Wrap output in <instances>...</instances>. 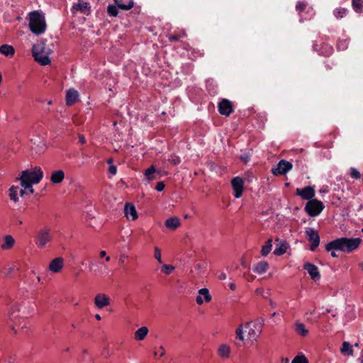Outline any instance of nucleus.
<instances>
[{
	"mask_svg": "<svg viewBox=\"0 0 363 363\" xmlns=\"http://www.w3.org/2000/svg\"><path fill=\"white\" fill-rule=\"evenodd\" d=\"M44 174L40 167H35L21 172L16 181L20 182L21 189L18 186L13 185L9 189L10 199L17 202L19 196L23 197L25 194H33L34 189L33 184H37L43 178Z\"/></svg>",
	"mask_w": 363,
	"mask_h": 363,
	"instance_id": "nucleus-1",
	"label": "nucleus"
},
{
	"mask_svg": "<svg viewBox=\"0 0 363 363\" xmlns=\"http://www.w3.org/2000/svg\"><path fill=\"white\" fill-rule=\"evenodd\" d=\"M262 331V326L257 322H247L240 325L235 330L236 339L243 342L245 340V333L246 340L252 345L257 342Z\"/></svg>",
	"mask_w": 363,
	"mask_h": 363,
	"instance_id": "nucleus-2",
	"label": "nucleus"
},
{
	"mask_svg": "<svg viewBox=\"0 0 363 363\" xmlns=\"http://www.w3.org/2000/svg\"><path fill=\"white\" fill-rule=\"evenodd\" d=\"M362 242L359 238H341L335 239L325 245V250H338L346 253H350L357 250Z\"/></svg>",
	"mask_w": 363,
	"mask_h": 363,
	"instance_id": "nucleus-3",
	"label": "nucleus"
},
{
	"mask_svg": "<svg viewBox=\"0 0 363 363\" xmlns=\"http://www.w3.org/2000/svg\"><path fill=\"white\" fill-rule=\"evenodd\" d=\"M28 26L30 31L35 35H41L46 30L47 24L43 13L34 11L28 14Z\"/></svg>",
	"mask_w": 363,
	"mask_h": 363,
	"instance_id": "nucleus-4",
	"label": "nucleus"
},
{
	"mask_svg": "<svg viewBox=\"0 0 363 363\" xmlns=\"http://www.w3.org/2000/svg\"><path fill=\"white\" fill-rule=\"evenodd\" d=\"M32 53L35 60L41 65H47L50 63L49 55L51 53V50L46 46L44 42L39 41L34 44Z\"/></svg>",
	"mask_w": 363,
	"mask_h": 363,
	"instance_id": "nucleus-5",
	"label": "nucleus"
},
{
	"mask_svg": "<svg viewBox=\"0 0 363 363\" xmlns=\"http://www.w3.org/2000/svg\"><path fill=\"white\" fill-rule=\"evenodd\" d=\"M21 306L20 303H14L11 305L8 312L9 319L13 323L12 329L15 330V333H16L18 330L21 329L23 330L25 328H27L26 321L24 319L19 318L18 315H15L16 312L21 311Z\"/></svg>",
	"mask_w": 363,
	"mask_h": 363,
	"instance_id": "nucleus-6",
	"label": "nucleus"
},
{
	"mask_svg": "<svg viewBox=\"0 0 363 363\" xmlns=\"http://www.w3.org/2000/svg\"><path fill=\"white\" fill-rule=\"evenodd\" d=\"M52 240L50 230L49 228H43L38 231L34 242L38 247L44 248Z\"/></svg>",
	"mask_w": 363,
	"mask_h": 363,
	"instance_id": "nucleus-7",
	"label": "nucleus"
},
{
	"mask_svg": "<svg viewBox=\"0 0 363 363\" xmlns=\"http://www.w3.org/2000/svg\"><path fill=\"white\" fill-rule=\"evenodd\" d=\"M323 208V203L317 199L308 201L305 206V210L310 216H318Z\"/></svg>",
	"mask_w": 363,
	"mask_h": 363,
	"instance_id": "nucleus-8",
	"label": "nucleus"
},
{
	"mask_svg": "<svg viewBox=\"0 0 363 363\" xmlns=\"http://www.w3.org/2000/svg\"><path fill=\"white\" fill-rule=\"evenodd\" d=\"M307 239L310 242V250L314 251L320 244V237L318 231L313 228H308L306 230Z\"/></svg>",
	"mask_w": 363,
	"mask_h": 363,
	"instance_id": "nucleus-9",
	"label": "nucleus"
},
{
	"mask_svg": "<svg viewBox=\"0 0 363 363\" xmlns=\"http://www.w3.org/2000/svg\"><path fill=\"white\" fill-rule=\"evenodd\" d=\"M292 167L291 162L281 160L275 167L272 169V173L274 176L285 174L292 169Z\"/></svg>",
	"mask_w": 363,
	"mask_h": 363,
	"instance_id": "nucleus-10",
	"label": "nucleus"
},
{
	"mask_svg": "<svg viewBox=\"0 0 363 363\" xmlns=\"http://www.w3.org/2000/svg\"><path fill=\"white\" fill-rule=\"evenodd\" d=\"M231 186L233 189V195L236 199L242 196L244 190V180L240 177H234L231 180Z\"/></svg>",
	"mask_w": 363,
	"mask_h": 363,
	"instance_id": "nucleus-11",
	"label": "nucleus"
},
{
	"mask_svg": "<svg viewBox=\"0 0 363 363\" xmlns=\"http://www.w3.org/2000/svg\"><path fill=\"white\" fill-rule=\"evenodd\" d=\"M80 11L81 13L88 15L90 13V6L88 2L83 0H78L77 2L73 4L72 6V12L76 13V12Z\"/></svg>",
	"mask_w": 363,
	"mask_h": 363,
	"instance_id": "nucleus-12",
	"label": "nucleus"
},
{
	"mask_svg": "<svg viewBox=\"0 0 363 363\" xmlns=\"http://www.w3.org/2000/svg\"><path fill=\"white\" fill-rule=\"evenodd\" d=\"M94 305L99 309H102L111 303L110 298L104 293L97 294L94 297Z\"/></svg>",
	"mask_w": 363,
	"mask_h": 363,
	"instance_id": "nucleus-13",
	"label": "nucleus"
},
{
	"mask_svg": "<svg viewBox=\"0 0 363 363\" xmlns=\"http://www.w3.org/2000/svg\"><path fill=\"white\" fill-rule=\"evenodd\" d=\"M64 259L62 257H57L50 261L48 265V270L52 273H60L64 267Z\"/></svg>",
	"mask_w": 363,
	"mask_h": 363,
	"instance_id": "nucleus-14",
	"label": "nucleus"
},
{
	"mask_svg": "<svg viewBox=\"0 0 363 363\" xmlns=\"http://www.w3.org/2000/svg\"><path fill=\"white\" fill-rule=\"evenodd\" d=\"M296 10L301 16V19H300L301 21H303V12L304 11H306V12L309 14L310 18L312 17L315 14L313 9L311 6H308V5L306 2L302 1H298L297 2L296 6Z\"/></svg>",
	"mask_w": 363,
	"mask_h": 363,
	"instance_id": "nucleus-15",
	"label": "nucleus"
},
{
	"mask_svg": "<svg viewBox=\"0 0 363 363\" xmlns=\"http://www.w3.org/2000/svg\"><path fill=\"white\" fill-rule=\"evenodd\" d=\"M233 111L232 103L229 100L224 99L218 104V111L221 115L229 116Z\"/></svg>",
	"mask_w": 363,
	"mask_h": 363,
	"instance_id": "nucleus-16",
	"label": "nucleus"
},
{
	"mask_svg": "<svg viewBox=\"0 0 363 363\" xmlns=\"http://www.w3.org/2000/svg\"><path fill=\"white\" fill-rule=\"evenodd\" d=\"M303 268L308 272L311 279H313L314 281H316L320 279V272L318 267L315 264L307 262L303 265Z\"/></svg>",
	"mask_w": 363,
	"mask_h": 363,
	"instance_id": "nucleus-17",
	"label": "nucleus"
},
{
	"mask_svg": "<svg viewBox=\"0 0 363 363\" xmlns=\"http://www.w3.org/2000/svg\"><path fill=\"white\" fill-rule=\"evenodd\" d=\"M296 195L304 200H311L315 196V189L312 186H306L302 189H296Z\"/></svg>",
	"mask_w": 363,
	"mask_h": 363,
	"instance_id": "nucleus-18",
	"label": "nucleus"
},
{
	"mask_svg": "<svg viewBox=\"0 0 363 363\" xmlns=\"http://www.w3.org/2000/svg\"><path fill=\"white\" fill-rule=\"evenodd\" d=\"M211 298L208 289L203 288L199 290V295L196 297V301L198 305H201L204 301L207 303L210 302Z\"/></svg>",
	"mask_w": 363,
	"mask_h": 363,
	"instance_id": "nucleus-19",
	"label": "nucleus"
},
{
	"mask_svg": "<svg viewBox=\"0 0 363 363\" xmlns=\"http://www.w3.org/2000/svg\"><path fill=\"white\" fill-rule=\"evenodd\" d=\"M125 216L129 220H135L138 218V213L134 205L126 203L124 208Z\"/></svg>",
	"mask_w": 363,
	"mask_h": 363,
	"instance_id": "nucleus-20",
	"label": "nucleus"
},
{
	"mask_svg": "<svg viewBox=\"0 0 363 363\" xmlns=\"http://www.w3.org/2000/svg\"><path fill=\"white\" fill-rule=\"evenodd\" d=\"M231 353L230 347L227 344H220L217 350V354L223 359H227L230 357Z\"/></svg>",
	"mask_w": 363,
	"mask_h": 363,
	"instance_id": "nucleus-21",
	"label": "nucleus"
},
{
	"mask_svg": "<svg viewBox=\"0 0 363 363\" xmlns=\"http://www.w3.org/2000/svg\"><path fill=\"white\" fill-rule=\"evenodd\" d=\"M79 99L78 91L74 89H70L66 93V104L71 106L75 103Z\"/></svg>",
	"mask_w": 363,
	"mask_h": 363,
	"instance_id": "nucleus-22",
	"label": "nucleus"
},
{
	"mask_svg": "<svg viewBox=\"0 0 363 363\" xmlns=\"http://www.w3.org/2000/svg\"><path fill=\"white\" fill-rule=\"evenodd\" d=\"M65 177V172L62 170L53 171L50 175V182L54 184H60L63 181Z\"/></svg>",
	"mask_w": 363,
	"mask_h": 363,
	"instance_id": "nucleus-23",
	"label": "nucleus"
},
{
	"mask_svg": "<svg viewBox=\"0 0 363 363\" xmlns=\"http://www.w3.org/2000/svg\"><path fill=\"white\" fill-rule=\"evenodd\" d=\"M0 53L6 57H12L15 54V49L11 45L4 44L0 46Z\"/></svg>",
	"mask_w": 363,
	"mask_h": 363,
	"instance_id": "nucleus-24",
	"label": "nucleus"
},
{
	"mask_svg": "<svg viewBox=\"0 0 363 363\" xmlns=\"http://www.w3.org/2000/svg\"><path fill=\"white\" fill-rule=\"evenodd\" d=\"M15 244V240L11 235H7L4 238L3 243L1 247L4 250L11 249Z\"/></svg>",
	"mask_w": 363,
	"mask_h": 363,
	"instance_id": "nucleus-25",
	"label": "nucleus"
},
{
	"mask_svg": "<svg viewBox=\"0 0 363 363\" xmlns=\"http://www.w3.org/2000/svg\"><path fill=\"white\" fill-rule=\"evenodd\" d=\"M268 268V263L265 261H262L253 266V271L258 274H262L265 273Z\"/></svg>",
	"mask_w": 363,
	"mask_h": 363,
	"instance_id": "nucleus-26",
	"label": "nucleus"
},
{
	"mask_svg": "<svg viewBox=\"0 0 363 363\" xmlns=\"http://www.w3.org/2000/svg\"><path fill=\"white\" fill-rule=\"evenodd\" d=\"M180 225V221L177 217H172L166 220L165 226L172 230H174Z\"/></svg>",
	"mask_w": 363,
	"mask_h": 363,
	"instance_id": "nucleus-27",
	"label": "nucleus"
},
{
	"mask_svg": "<svg viewBox=\"0 0 363 363\" xmlns=\"http://www.w3.org/2000/svg\"><path fill=\"white\" fill-rule=\"evenodd\" d=\"M148 332H149V330L146 326H143V327L138 328L135 332V339L138 341L143 340L145 338V337L147 335Z\"/></svg>",
	"mask_w": 363,
	"mask_h": 363,
	"instance_id": "nucleus-28",
	"label": "nucleus"
},
{
	"mask_svg": "<svg viewBox=\"0 0 363 363\" xmlns=\"http://www.w3.org/2000/svg\"><path fill=\"white\" fill-rule=\"evenodd\" d=\"M114 1L117 6L123 10H130L134 5L133 0H127L125 2H123L122 0H114Z\"/></svg>",
	"mask_w": 363,
	"mask_h": 363,
	"instance_id": "nucleus-29",
	"label": "nucleus"
},
{
	"mask_svg": "<svg viewBox=\"0 0 363 363\" xmlns=\"http://www.w3.org/2000/svg\"><path fill=\"white\" fill-rule=\"evenodd\" d=\"M295 330L303 337L306 336L308 333V330L306 328L305 325L299 322L295 323Z\"/></svg>",
	"mask_w": 363,
	"mask_h": 363,
	"instance_id": "nucleus-30",
	"label": "nucleus"
},
{
	"mask_svg": "<svg viewBox=\"0 0 363 363\" xmlns=\"http://www.w3.org/2000/svg\"><path fill=\"white\" fill-rule=\"evenodd\" d=\"M272 247V240L269 239L265 245L262 247L261 254L262 256L266 257L271 252Z\"/></svg>",
	"mask_w": 363,
	"mask_h": 363,
	"instance_id": "nucleus-31",
	"label": "nucleus"
},
{
	"mask_svg": "<svg viewBox=\"0 0 363 363\" xmlns=\"http://www.w3.org/2000/svg\"><path fill=\"white\" fill-rule=\"evenodd\" d=\"M348 13V10L345 8H336L333 11V15L337 19H341L345 17Z\"/></svg>",
	"mask_w": 363,
	"mask_h": 363,
	"instance_id": "nucleus-32",
	"label": "nucleus"
},
{
	"mask_svg": "<svg viewBox=\"0 0 363 363\" xmlns=\"http://www.w3.org/2000/svg\"><path fill=\"white\" fill-rule=\"evenodd\" d=\"M287 244L286 242H281L279 245L276 247L274 250V254L277 256H280L284 255L287 250Z\"/></svg>",
	"mask_w": 363,
	"mask_h": 363,
	"instance_id": "nucleus-33",
	"label": "nucleus"
},
{
	"mask_svg": "<svg viewBox=\"0 0 363 363\" xmlns=\"http://www.w3.org/2000/svg\"><path fill=\"white\" fill-rule=\"evenodd\" d=\"M341 352L344 354L350 356L353 355L352 347L347 342H344L341 348Z\"/></svg>",
	"mask_w": 363,
	"mask_h": 363,
	"instance_id": "nucleus-34",
	"label": "nucleus"
},
{
	"mask_svg": "<svg viewBox=\"0 0 363 363\" xmlns=\"http://www.w3.org/2000/svg\"><path fill=\"white\" fill-rule=\"evenodd\" d=\"M155 172L156 169L154 166H151L150 168L145 170V176L148 182L155 179Z\"/></svg>",
	"mask_w": 363,
	"mask_h": 363,
	"instance_id": "nucleus-35",
	"label": "nucleus"
},
{
	"mask_svg": "<svg viewBox=\"0 0 363 363\" xmlns=\"http://www.w3.org/2000/svg\"><path fill=\"white\" fill-rule=\"evenodd\" d=\"M174 269L175 267L173 265L164 264L162 266L161 271L164 274L169 275L172 274L174 271Z\"/></svg>",
	"mask_w": 363,
	"mask_h": 363,
	"instance_id": "nucleus-36",
	"label": "nucleus"
},
{
	"mask_svg": "<svg viewBox=\"0 0 363 363\" xmlns=\"http://www.w3.org/2000/svg\"><path fill=\"white\" fill-rule=\"evenodd\" d=\"M118 8L117 5H109L107 8L108 14L110 16L116 17L118 13Z\"/></svg>",
	"mask_w": 363,
	"mask_h": 363,
	"instance_id": "nucleus-37",
	"label": "nucleus"
},
{
	"mask_svg": "<svg viewBox=\"0 0 363 363\" xmlns=\"http://www.w3.org/2000/svg\"><path fill=\"white\" fill-rule=\"evenodd\" d=\"M352 6L356 11H359L363 7V0H352Z\"/></svg>",
	"mask_w": 363,
	"mask_h": 363,
	"instance_id": "nucleus-38",
	"label": "nucleus"
},
{
	"mask_svg": "<svg viewBox=\"0 0 363 363\" xmlns=\"http://www.w3.org/2000/svg\"><path fill=\"white\" fill-rule=\"evenodd\" d=\"M291 363H308L307 358L303 355H298L294 358Z\"/></svg>",
	"mask_w": 363,
	"mask_h": 363,
	"instance_id": "nucleus-39",
	"label": "nucleus"
},
{
	"mask_svg": "<svg viewBox=\"0 0 363 363\" xmlns=\"http://www.w3.org/2000/svg\"><path fill=\"white\" fill-rule=\"evenodd\" d=\"M350 177L354 179H359L361 178L360 172L354 167L350 168Z\"/></svg>",
	"mask_w": 363,
	"mask_h": 363,
	"instance_id": "nucleus-40",
	"label": "nucleus"
},
{
	"mask_svg": "<svg viewBox=\"0 0 363 363\" xmlns=\"http://www.w3.org/2000/svg\"><path fill=\"white\" fill-rule=\"evenodd\" d=\"M154 257L158 261V262L162 263V254L161 250L158 247H155L154 248Z\"/></svg>",
	"mask_w": 363,
	"mask_h": 363,
	"instance_id": "nucleus-41",
	"label": "nucleus"
},
{
	"mask_svg": "<svg viewBox=\"0 0 363 363\" xmlns=\"http://www.w3.org/2000/svg\"><path fill=\"white\" fill-rule=\"evenodd\" d=\"M166 351L163 346H160L158 350L155 352V356L162 357L165 355Z\"/></svg>",
	"mask_w": 363,
	"mask_h": 363,
	"instance_id": "nucleus-42",
	"label": "nucleus"
},
{
	"mask_svg": "<svg viewBox=\"0 0 363 363\" xmlns=\"http://www.w3.org/2000/svg\"><path fill=\"white\" fill-rule=\"evenodd\" d=\"M30 141L34 143V144H37L38 145H41V146H43L44 145V142H43V136H40L39 137L38 139H35V138H31L30 139Z\"/></svg>",
	"mask_w": 363,
	"mask_h": 363,
	"instance_id": "nucleus-43",
	"label": "nucleus"
},
{
	"mask_svg": "<svg viewBox=\"0 0 363 363\" xmlns=\"http://www.w3.org/2000/svg\"><path fill=\"white\" fill-rule=\"evenodd\" d=\"M169 161L174 164H178L181 162L180 158L176 155H171Z\"/></svg>",
	"mask_w": 363,
	"mask_h": 363,
	"instance_id": "nucleus-44",
	"label": "nucleus"
},
{
	"mask_svg": "<svg viewBox=\"0 0 363 363\" xmlns=\"http://www.w3.org/2000/svg\"><path fill=\"white\" fill-rule=\"evenodd\" d=\"M164 183L163 182H160L157 184L155 189L158 191H162L164 189Z\"/></svg>",
	"mask_w": 363,
	"mask_h": 363,
	"instance_id": "nucleus-45",
	"label": "nucleus"
},
{
	"mask_svg": "<svg viewBox=\"0 0 363 363\" xmlns=\"http://www.w3.org/2000/svg\"><path fill=\"white\" fill-rule=\"evenodd\" d=\"M181 38L180 35H168V38L171 42L177 41Z\"/></svg>",
	"mask_w": 363,
	"mask_h": 363,
	"instance_id": "nucleus-46",
	"label": "nucleus"
},
{
	"mask_svg": "<svg viewBox=\"0 0 363 363\" xmlns=\"http://www.w3.org/2000/svg\"><path fill=\"white\" fill-rule=\"evenodd\" d=\"M108 171H109L110 174L115 175L116 174V171H117L116 167L114 165L110 166L108 168Z\"/></svg>",
	"mask_w": 363,
	"mask_h": 363,
	"instance_id": "nucleus-47",
	"label": "nucleus"
},
{
	"mask_svg": "<svg viewBox=\"0 0 363 363\" xmlns=\"http://www.w3.org/2000/svg\"><path fill=\"white\" fill-rule=\"evenodd\" d=\"M205 267H206L205 263H198L195 265V269H196V270H200Z\"/></svg>",
	"mask_w": 363,
	"mask_h": 363,
	"instance_id": "nucleus-48",
	"label": "nucleus"
},
{
	"mask_svg": "<svg viewBox=\"0 0 363 363\" xmlns=\"http://www.w3.org/2000/svg\"><path fill=\"white\" fill-rule=\"evenodd\" d=\"M218 279H219L220 280H225V279H226L227 276H226V274H225V272H221L218 274Z\"/></svg>",
	"mask_w": 363,
	"mask_h": 363,
	"instance_id": "nucleus-49",
	"label": "nucleus"
},
{
	"mask_svg": "<svg viewBox=\"0 0 363 363\" xmlns=\"http://www.w3.org/2000/svg\"><path fill=\"white\" fill-rule=\"evenodd\" d=\"M338 250H326L327 252H330L331 256L333 257H337L338 255L336 253V251Z\"/></svg>",
	"mask_w": 363,
	"mask_h": 363,
	"instance_id": "nucleus-50",
	"label": "nucleus"
},
{
	"mask_svg": "<svg viewBox=\"0 0 363 363\" xmlns=\"http://www.w3.org/2000/svg\"><path fill=\"white\" fill-rule=\"evenodd\" d=\"M79 141L82 144H84L86 143V138L83 135H79Z\"/></svg>",
	"mask_w": 363,
	"mask_h": 363,
	"instance_id": "nucleus-51",
	"label": "nucleus"
},
{
	"mask_svg": "<svg viewBox=\"0 0 363 363\" xmlns=\"http://www.w3.org/2000/svg\"><path fill=\"white\" fill-rule=\"evenodd\" d=\"M127 257H128V256H127L126 255H125V254L121 255L120 256V258H119V262H120V263H121V264H123V263L124 262V259H125V258H127Z\"/></svg>",
	"mask_w": 363,
	"mask_h": 363,
	"instance_id": "nucleus-52",
	"label": "nucleus"
},
{
	"mask_svg": "<svg viewBox=\"0 0 363 363\" xmlns=\"http://www.w3.org/2000/svg\"><path fill=\"white\" fill-rule=\"evenodd\" d=\"M357 360H358L359 363H363V350L361 351L360 355Z\"/></svg>",
	"mask_w": 363,
	"mask_h": 363,
	"instance_id": "nucleus-53",
	"label": "nucleus"
},
{
	"mask_svg": "<svg viewBox=\"0 0 363 363\" xmlns=\"http://www.w3.org/2000/svg\"><path fill=\"white\" fill-rule=\"evenodd\" d=\"M229 287L232 291H235L236 289V286L234 283L229 284Z\"/></svg>",
	"mask_w": 363,
	"mask_h": 363,
	"instance_id": "nucleus-54",
	"label": "nucleus"
},
{
	"mask_svg": "<svg viewBox=\"0 0 363 363\" xmlns=\"http://www.w3.org/2000/svg\"><path fill=\"white\" fill-rule=\"evenodd\" d=\"M99 256H100V257H105L106 256V252L104 250H101L99 252Z\"/></svg>",
	"mask_w": 363,
	"mask_h": 363,
	"instance_id": "nucleus-55",
	"label": "nucleus"
},
{
	"mask_svg": "<svg viewBox=\"0 0 363 363\" xmlns=\"http://www.w3.org/2000/svg\"><path fill=\"white\" fill-rule=\"evenodd\" d=\"M333 52V48L330 46H327V54L330 55Z\"/></svg>",
	"mask_w": 363,
	"mask_h": 363,
	"instance_id": "nucleus-56",
	"label": "nucleus"
},
{
	"mask_svg": "<svg viewBox=\"0 0 363 363\" xmlns=\"http://www.w3.org/2000/svg\"><path fill=\"white\" fill-rule=\"evenodd\" d=\"M269 304H270V306H271L272 308H275V307H276V303H275L272 300H270V301H269Z\"/></svg>",
	"mask_w": 363,
	"mask_h": 363,
	"instance_id": "nucleus-57",
	"label": "nucleus"
},
{
	"mask_svg": "<svg viewBox=\"0 0 363 363\" xmlns=\"http://www.w3.org/2000/svg\"><path fill=\"white\" fill-rule=\"evenodd\" d=\"M95 318L98 320H100L101 319V317L99 314H96L95 315Z\"/></svg>",
	"mask_w": 363,
	"mask_h": 363,
	"instance_id": "nucleus-58",
	"label": "nucleus"
},
{
	"mask_svg": "<svg viewBox=\"0 0 363 363\" xmlns=\"http://www.w3.org/2000/svg\"><path fill=\"white\" fill-rule=\"evenodd\" d=\"M262 291H263V289H258L256 290V293L259 294L262 293Z\"/></svg>",
	"mask_w": 363,
	"mask_h": 363,
	"instance_id": "nucleus-59",
	"label": "nucleus"
},
{
	"mask_svg": "<svg viewBox=\"0 0 363 363\" xmlns=\"http://www.w3.org/2000/svg\"><path fill=\"white\" fill-rule=\"evenodd\" d=\"M105 259L106 262H109L111 260V257L110 256H106L105 257Z\"/></svg>",
	"mask_w": 363,
	"mask_h": 363,
	"instance_id": "nucleus-60",
	"label": "nucleus"
},
{
	"mask_svg": "<svg viewBox=\"0 0 363 363\" xmlns=\"http://www.w3.org/2000/svg\"><path fill=\"white\" fill-rule=\"evenodd\" d=\"M315 313V309L312 310L311 312H310V314L312 315Z\"/></svg>",
	"mask_w": 363,
	"mask_h": 363,
	"instance_id": "nucleus-61",
	"label": "nucleus"
},
{
	"mask_svg": "<svg viewBox=\"0 0 363 363\" xmlns=\"http://www.w3.org/2000/svg\"><path fill=\"white\" fill-rule=\"evenodd\" d=\"M32 311H33V307H30V311L27 313H29V312Z\"/></svg>",
	"mask_w": 363,
	"mask_h": 363,
	"instance_id": "nucleus-62",
	"label": "nucleus"
},
{
	"mask_svg": "<svg viewBox=\"0 0 363 363\" xmlns=\"http://www.w3.org/2000/svg\"><path fill=\"white\" fill-rule=\"evenodd\" d=\"M37 280H38V281H40V277H37Z\"/></svg>",
	"mask_w": 363,
	"mask_h": 363,
	"instance_id": "nucleus-63",
	"label": "nucleus"
},
{
	"mask_svg": "<svg viewBox=\"0 0 363 363\" xmlns=\"http://www.w3.org/2000/svg\"><path fill=\"white\" fill-rule=\"evenodd\" d=\"M285 363H289V359H285Z\"/></svg>",
	"mask_w": 363,
	"mask_h": 363,
	"instance_id": "nucleus-64",
	"label": "nucleus"
}]
</instances>
